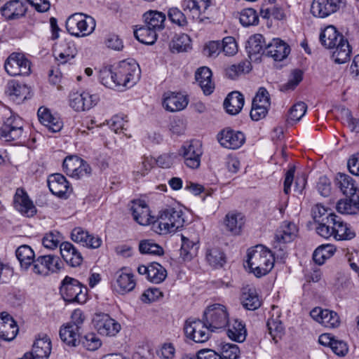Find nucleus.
Instances as JSON below:
<instances>
[{"label":"nucleus","instance_id":"nucleus-43","mask_svg":"<svg viewBox=\"0 0 359 359\" xmlns=\"http://www.w3.org/2000/svg\"><path fill=\"white\" fill-rule=\"evenodd\" d=\"M37 116L40 123L53 133L60 131L63 126L58 114H37Z\"/></svg>","mask_w":359,"mask_h":359},{"label":"nucleus","instance_id":"nucleus-20","mask_svg":"<svg viewBox=\"0 0 359 359\" xmlns=\"http://www.w3.org/2000/svg\"><path fill=\"white\" fill-rule=\"evenodd\" d=\"M71 238L74 242L93 249L98 248L102 243L99 236L90 234L81 227H76L72 230Z\"/></svg>","mask_w":359,"mask_h":359},{"label":"nucleus","instance_id":"nucleus-31","mask_svg":"<svg viewBox=\"0 0 359 359\" xmlns=\"http://www.w3.org/2000/svg\"><path fill=\"white\" fill-rule=\"evenodd\" d=\"M224 224L227 231L238 235L245 224V218L240 212H229L225 216Z\"/></svg>","mask_w":359,"mask_h":359},{"label":"nucleus","instance_id":"nucleus-62","mask_svg":"<svg viewBox=\"0 0 359 359\" xmlns=\"http://www.w3.org/2000/svg\"><path fill=\"white\" fill-rule=\"evenodd\" d=\"M312 215L316 223L318 224L323 221L325 217L330 213H332V210L325 208L320 203L315 205L312 208Z\"/></svg>","mask_w":359,"mask_h":359},{"label":"nucleus","instance_id":"nucleus-1","mask_svg":"<svg viewBox=\"0 0 359 359\" xmlns=\"http://www.w3.org/2000/svg\"><path fill=\"white\" fill-rule=\"evenodd\" d=\"M320 41L325 48H334L332 57L336 63L342 64L349 60L351 53L349 43L334 26H328L322 32Z\"/></svg>","mask_w":359,"mask_h":359},{"label":"nucleus","instance_id":"nucleus-40","mask_svg":"<svg viewBox=\"0 0 359 359\" xmlns=\"http://www.w3.org/2000/svg\"><path fill=\"white\" fill-rule=\"evenodd\" d=\"M144 23L156 32L162 30L166 19L165 15L157 11H149L144 14Z\"/></svg>","mask_w":359,"mask_h":359},{"label":"nucleus","instance_id":"nucleus-35","mask_svg":"<svg viewBox=\"0 0 359 359\" xmlns=\"http://www.w3.org/2000/svg\"><path fill=\"white\" fill-rule=\"evenodd\" d=\"M7 92L11 99L17 103H20L27 98L29 88L25 84L17 81H11L8 83Z\"/></svg>","mask_w":359,"mask_h":359},{"label":"nucleus","instance_id":"nucleus-29","mask_svg":"<svg viewBox=\"0 0 359 359\" xmlns=\"http://www.w3.org/2000/svg\"><path fill=\"white\" fill-rule=\"evenodd\" d=\"M48 185L50 191L55 196H65L69 190V184L66 178L60 173L53 174L49 176Z\"/></svg>","mask_w":359,"mask_h":359},{"label":"nucleus","instance_id":"nucleus-18","mask_svg":"<svg viewBox=\"0 0 359 359\" xmlns=\"http://www.w3.org/2000/svg\"><path fill=\"white\" fill-rule=\"evenodd\" d=\"M290 52V48L285 41L280 39H273L267 43L264 55L275 61H282L287 57Z\"/></svg>","mask_w":359,"mask_h":359},{"label":"nucleus","instance_id":"nucleus-44","mask_svg":"<svg viewBox=\"0 0 359 359\" xmlns=\"http://www.w3.org/2000/svg\"><path fill=\"white\" fill-rule=\"evenodd\" d=\"M229 329L227 331L228 337L237 342H243L246 337V330L245 325L241 321L235 319L232 323L228 324Z\"/></svg>","mask_w":359,"mask_h":359},{"label":"nucleus","instance_id":"nucleus-7","mask_svg":"<svg viewBox=\"0 0 359 359\" xmlns=\"http://www.w3.org/2000/svg\"><path fill=\"white\" fill-rule=\"evenodd\" d=\"M60 293L65 302L83 304L87 299V288L79 280L66 276L62 282Z\"/></svg>","mask_w":359,"mask_h":359},{"label":"nucleus","instance_id":"nucleus-3","mask_svg":"<svg viewBox=\"0 0 359 359\" xmlns=\"http://www.w3.org/2000/svg\"><path fill=\"white\" fill-rule=\"evenodd\" d=\"M184 224L183 212L173 208L161 210L157 219L153 222V230L158 234L175 232Z\"/></svg>","mask_w":359,"mask_h":359},{"label":"nucleus","instance_id":"nucleus-5","mask_svg":"<svg viewBox=\"0 0 359 359\" xmlns=\"http://www.w3.org/2000/svg\"><path fill=\"white\" fill-rule=\"evenodd\" d=\"M68 32L76 37L90 35L95 28V20L81 13H76L70 15L66 21Z\"/></svg>","mask_w":359,"mask_h":359},{"label":"nucleus","instance_id":"nucleus-9","mask_svg":"<svg viewBox=\"0 0 359 359\" xmlns=\"http://www.w3.org/2000/svg\"><path fill=\"white\" fill-rule=\"evenodd\" d=\"M203 153L201 142L195 140L184 142L179 150V154L182 157L184 164L191 169L200 167Z\"/></svg>","mask_w":359,"mask_h":359},{"label":"nucleus","instance_id":"nucleus-19","mask_svg":"<svg viewBox=\"0 0 359 359\" xmlns=\"http://www.w3.org/2000/svg\"><path fill=\"white\" fill-rule=\"evenodd\" d=\"M310 316L325 327L334 328L339 325V318L337 313L327 309H322L320 307L314 308L310 312Z\"/></svg>","mask_w":359,"mask_h":359},{"label":"nucleus","instance_id":"nucleus-16","mask_svg":"<svg viewBox=\"0 0 359 359\" xmlns=\"http://www.w3.org/2000/svg\"><path fill=\"white\" fill-rule=\"evenodd\" d=\"M342 0H313L311 13L318 18H326L336 13L341 7Z\"/></svg>","mask_w":359,"mask_h":359},{"label":"nucleus","instance_id":"nucleus-55","mask_svg":"<svg viewBox=\"0 0 359 359\" xmlns=\"http://www.w3.org/2000/svg\"><path fill=\"white\" fill-rule=\"evenodd\" d=\"M220 354L225 359H237L240 355L238 345L231 343H221L219 344Z\"/></svg>","mask_w":359,"mask_h":359},{"label":"nucleus","instance_id":"nucleus-39","mask_svg":"<svg viewBox=\"0 0 359 359\" xmlns=\"http://www.w3.org/2000/svg\"><path fill=\"white\" fill-rule=\"evenodd\" d=\"M339 217L336 215L334 213H330L325 217L323 221L318 224L316 227V232L320 236L328 238L332 236L334 232V228L339 219Z\"/></svg>","mask_w":359,"mask_h":359},{"label":"nucleus","instance_id":"nucleus-22","mask_svg":"<svg viewBox=\"0 0 359 359\" xmlns=\"http://www.w3.org/2000/svg\"><path fill=\"white\" fill-rule=\"evenodd\" d=\"M297 233V228L294 223L286 221L283 222L276 231L273 248H278L280 244L291 242L296 237Z\"/></svg>","mask_w":359,"mask_h":359},{"label":"nucleus","instance_id":"nucleus-49","mask_svg":"<svg viewBox=\"0 0 359 359\" xmlns=\"http://www.w3.org/2000/svg\"><path fill=\"white\" fill-rule=\"evenodd\" d=\"M115 69L111 67H104L100 69L99 73V79L102 85L109 88H118L116 83V76H115Z\"/></svg>","mask_w":359,"mask_h":359},{"label":"nucleus","instance_id":"nucleus-46","mask_svg":"<svg viewBox=\"0 0 359 359\" xmlns=\"http://www.w3.org/2000/svg\"><path fill=\"white\" fill-rule=\"evenodd\" d=\"M191 39L187 34H176L171 43L170 49L172 52H184L191 49Z\"/></svg>","mask_w":359,"mask_h":359},{"label":"nucleus","instance_id":"nucleus-26","mask_svg":"<svg viewBox=\"0 0 359 359\" xmlns=\"http://www.w3.org/2000/svg\"><path fill=\"white\" fill-rule=\"evenodd\" d=\"M133 219L140 225L152 224L154 218L150 215V211L147 204L141 201H133L130 207Z\"/></svg>","mask_w":359,"mask_h":359},{"label":"nucleus","instance_id":"nucleus-27","mask_svg":"<svg viewBox=\"0 0 359 359\" xmlns=\"http://www.w3.org/2000/svg\"><path fill=\"white\" fill-rule=\"evenodd\" d=\"M53 54L57 61L65 64L76 55V50L75 45L72 41H61L55 46Z\"/></svg>","mask_w":359,"mask_h":359},{"label":"nucleus","instance_id":"nucleus-15","mask_svg":"<svg viewBox=\"0 0 359 359\" xmlns=\"http://www.w3.org/2000/svg\"><path fill=\"white\" fill-rule=\"evenodd\" d=\"M217 140L222 147L229 149H237L244 144L245 137L240 131L226 128L218 134Z\"/></svg>","mask_w":359,"mask_h":359},{"label":"nucleus","instance_id":"nucleus-33","mask_svg":"<svg viewBox=\"0 0 359 359\" xmlns=\"http://www.w3.org/2000/svg\"><path fill=\"white\" fill-rule=\"evenodd\" d=\"M335 185L346 196H351L359 192V188L353 179L346 174L338 173L335 177Z\"/></svg>","mask_w":359,"mask_h":359},{"label":"nucleus","instance_id":"nucleus-23","mask_svg":"<svg viewBox=\"0 0 359 359\" xmlns=\"http://www.w3.org/2000/svg\"><path fill=\"white\" fill-rule=\"evenodd\" d=\"M18 327L13 318L6 312L0 313V337L11 341L17 335Z\"/></svg>","mask_w":359,"mask_h":359},{"label":"nucleus","instance_id":"nucleus-12","mask_svg":"<svg viewBox=\"0 0 359 359\" xmlns=\"http://www.w3.org/2000/svg\"><path fill=\"white\" fill-rule=\"evenodd\" d=\"M24 121L18 114L6 118L0 129V139L6 142L18 140L22 134Z\"/></svg>","mask_w":359,"mask_h":359},{"label":"nucleus","instance_id":"nucleus-25","mask_svg":"<svg viewBox=\"0 0 359 359\" xmlns=\"http://www.w3.org/2000/svg\"><path fill=\"white\" fill-rule=\"evenodd\" d=\"M114 278L118 287L117 291L121 294L132 291L136 285L134 275L128 269L123 268L118 270L116 272Z\"/></svg>","mask_w":359,"mask_h":359},{"label":"nucleus","instance_id":"nucleus-56","mask_svg":"<svg viewBox=\"0 0 359 359\" xmlns=\"http://www.w3.org/2000/svg\"><path fill=\"white\" fill-rule=\"evenodd\" d=\"M170 130L177 135L184 134L187 128V122L182 116H173L170 119Z\"/></svg>","mask_w":359,"mask_h":359},{"label":"nucleus","instance_id":"nucleus-45","mask_svg":"<svg viewBox=\"0 0 359 359\" xmlns=\"http://www.w3.org/2000/svg\"><path fill=\"white\" fill-rule=\"evenodd\" d=\"M135 38L147 45L154 44L157 39V32L147 25L142 26L134 32Z\"/></svg>","mask_w":359,"mask_h":359},{"label":"nucleus","instance_id":"nucleus-57","mask_svg":"<svg viewBox=\"0 0 359 359\" xmlns=\"http://www.w3.org/2000/svg\"><path fill=\"white\" fill-rule=\"evenodd\" d=\"M63 237L58 231H50L46 234L43 238V245L48 249H54L57 248L62 242Z\"/></svg>","mask_w":359,"mask_h":359},{"label":"nucleus","instance_id":"nucleus-11","mask_svg":"<svg viewBox=\"0 0 359 359\" xmlns=\"http://www.w3.org/2000/svg\"><path fill=\"white\" fill-rule=\"evenodd\" d=\"M64 172L76 180L88 177L91 173V168L86 161L77 156H67L62 163Z\"/></svg>","mask_w":359,"mask_h":359},{"label":"nucleus","instance_id":"nucleus-8","mask_svg":"<svg viewBox=\"0 0 359 359\" xmlns=\"http://www.w3.org/2000/svg\"><path fill=\"white\" fill-rule=\"evenodd\" d=\"M31 66L30 60L21 53H12L4 62L6 72L12 76L29 75Z\"/></svg>","mask_w":359,"mask_h":359},{"label":"nucleus","instance_id":"nucleus-21","mask_svg":"<svg viewBox=\"0 0 359 359\" xmlns=\"http://www.w3.org/2000/svg\"><path fill=\"white\" fill-rule=\"evenodd\" d=\"M27 12L26 5L20 0H11L0 8V13L6 20H18Z\"/></svg>","mask_w":359,"mask_h":359},{"label":"nucleus","instance_id":"nucleus-32","mask_svg":"<svg viewBox=\"0 0 359 359\" xmlns=\"http://www.w3.org/2000/svg\"><path fill=\"white\" fill-rule=\"evenodd\" d=\"M195 78L205 95H210L213 92L215 85L212 81V72L208 67L198 68L196 72Z\"/></svg>","mask_w":359,"mask_h":359},{"label":"nucleus","instance_id":"nucleus-36","mask_svg":"<svg viewBox=\"0 0 359 359\" xmlns=\"http://www.w3.org/2000/svg\"><path fill=\"white\" fill-rule=\"evenodd\" d=\"M346 197V198L338 201L337 211L341 214H356L359 211V192Z\"/></svg>","mask_w":359,"mask_h":359},{"label":"nucleus","instance_id":"nucleus-10","mask_svg":"<svg viewBox=\"0 0 359 359\" xmlns=\"http://www.w3.org/2000/svg\"><path fill=\"white\" fill-rule=\"evenodd\" d=\"M184 331L187 338L196 343L207 341L210 337V332H212L206 326L203 318L200 320L195 318H189L185 321Z\"/></svg>","mask_w":359,"mask_h":359},{"label":"nucleus","instance_id":"nucleus-53","mask_svg":"<svg viewBox=\"0 0 359 359\" xmlns=\"http://www.w3.org/2000/svg\"><path fill=\"white\" fill-rule=\"evenodd\" d=\"M139 250L142 254L154 255H163V249L152 240H143L140 243Z\"/></svg>","mask_w":359,"mask_h":359},{"label":"nucleus","instance_id":"nucleus-6","mask_svg":"<svg viewBox=\"0 0 359 359\" xmlns=\"http://www.w3.org/2000/svg\"><path fill=\"white\" fill-rule=\"evenodd\" d=\"M202 318L211 332L223 329L229 323V314L226 307L219 304L208 306L203 312Z\"/></svg>","mask_w":359,"mask_h":359},{"label":"nucleus","instance_id":"nucleus-37","mask_svg":"<svg viewBox=\"0 0 359 359\" xmlns=\"http://www.w3.org/2000/svg\"><path fill=\"white\" fill-rule=\"evenodd\" d=\"M244 96L238 91H233L228 94L223 105L226 112H241L244 105Z\"/></svg>","mask_w":359,"mask_h":359},{"label":"nucleus","instance_id":"nucleus-28","mask_svg":"<svg viewBox=\"0 0 359 359\" xmlns=\"http://www.w3.org/2000/svg\"><path fill=\"white\" fill-rule=\"evenodd\" d=\"M60 250L63 259L71 266L76 267L81 264L83 257L71 243H61Z\"/></svg>","mask_w":359,"mask_h":359},{"label":"nucleus","instance_id":"nucleus-48","mask_svg":"<svg viewBox=\"0 0 359 359\" xmlns=\"http://www.w3.org/2000/svg\"><path fill=\"white\" fill-rule=\"evenodd\" d=\"M167 276L165 269L157 262L150 264V269L147 279L155 284L162 283Z\"/></svg>","mask_w":359,"mask_h":359},{"label":"nucleus","instance_id":"nucleus-60","mask_svg":"<svg viewBox=\"0 0 359 359\" xmlns=\"http://www.w3.org/2000/svg\"><path fill=\"white\" fill-rule=\"evenodd\" d=\"M181 255L184 258H191L196 252V243L182 236Z\"/></svg>","mask_w":359,"mask_h":359},{"label":"nucleus","instance_id":"nucleus-2","mask_svg":"<svg viewBox=\"0 0 359 359\" xmlns=\"http://www.w3.org/2000/svg\"><path fill=\"white\" fill-rule=\"evenodd\" d=\"M274 255L262 245L248 250L247 262L250 271L257 277L267 274L273 267Z\"/></svg>","mask_w":359,"mask_h":359},{"label":"nucleus","instance_id":"nucleus-38","mask_svg":"<svg viewBox=\"0 0 359 359\" xmlns=\"http://www.w3.org/2000/svg\"><path fill=\"white\" fill-rule=\"evenodd\" d=\"M15 255L20 264L21 269L25 271L32 266L36 259L34 251L27 245H22L18 248Z\"/></svg>","mask_w":359,"mask_h":359},{"label":"nucleus","instance_id":"nucleus-4","mask_svg":"<svg viewBox=\"0 0 359 359\" xmlns=\"http://www.w3.org/2000/svg\"><path fill=\"white\" fill-rule=\"evenodd\" d=\"M114 69L118 88H130L140 78V68L133 60L121 61Z\"/></svg>","mask_w":359,"mask_h":359},{"label":"nucleus","instance_id":"nucleus-58","mask_svg":"<svg viewBox=\"0 0 359 359\" xmlns=\"http://www.w3.org/2000/svg\"><path fill=\"white\" fill-rule=\"evenodd\" d=\"M267 327L269 334L273 339L277 341V338H280L284 332L282 323L278 319L271 318L267 321Z\"/></svg>","mask_w":359,"mask_h":359},{"label":"nucleus","instance_id":"nucleus-59","mask_svg":"<svg viewBox=\"0 0 359 359\" xmlns=\"http://www.w3.org/2000/svg\"><path fill=\"white\" fill-rule=\"evenodd\" d=\"M80 341L83 347L92 351L97 350L101 346L100 339L94 333L85 335Z\"/></svg>","mask_w":359,"mask_h":359},{"label":"nucleus","instance_id":"nucleus-63","mask_svg":"<svg viewBox=\"0 0 359 359\" xmlns=\"http://www.w3.org/2000/svg\"><path fill=\"white\" fill-rule=\"evenodd\" d=\"M170 20L179 25L184 26L187 24V19L184 14L177 8H171L168 12Z\"/></svg>","mask_w":359,"mask_h":359},{"label":"nucleus","instance_id":"nucleus-61","mask_svg":"<svg viewBox=\"0 0 359 359\" xmlns=\"http://www.w3.org/2000/svg\"><path fill=\"white\" fill-rule=\"evenodd\" d=\"M154 161L152 158L143 156L142 161L136 167V170H134V174L136 177H143L148 171L152 168Z\"/></svg>","mask_w":359,"mask_h":359},{"label":"nucleus","instance_id":"nucleus-41","mask_svg":"<svg viewBox=\"0 0 359 359\" xmlns=\"http://www.w3.org/2000/svg\"><path fill=\"white\" fill-rule=\"evenodd\" d=\"M271 101L268 91L264 88H259L252 101V110H262L268 112L270 109Z\"/></svg>","mask_w":359,"mask_h":359},{"label":"nucleus","instance_id":"nucleus-42","mask_svg":"<svg viewBox=\"0 0 359 359\" xmlns=\"http://www.w3.org/2000/svg\"><path fill=\"white\" fill-rule=\"evenodd\" d=\"M241 302L243 307L250 311H255L261 306L256 290L253 287L243 288Z\"/></svg>","mask_w":359,"mask_h":359},{"label":"nucleus","instance_id":"nucleus-17","mask_svg":"<svg viewBox=\"0 0 359 359\" xmlns=\"http://www.w3.org/2000/svg\"><path fill=\"white\" fill-rule=\"evenodd\" d=\"M13 204L18 211L27 217H33L36 213L35 205L23 189H17L14 196Z\"/></svg>","mask_w":359,"mask_h":359},{"label":"nucleus","instance_id":"nucleus-47","mask_svg":"<svg viewBox=\"0 0 359 359\" xmlns=\"http://www.w3.org/2000/svg\"><path fill=\"white\" fill-rule=\"evenodd\" d=\"M248 42V46L247 48L250 55L259 53L264 55V48L267 46V43L262 34H257L250 36Z\"/></svg>","mask_w":359,"mask_h":359},{"label":"nucleus","instance_id":"nucleus-50","mask_svg":"<svg viewBox=\"0 0 359 359\" xmlns=\"http://www.w3.org/2000/svg\"><path fill=\"white\" fill-rule=\"evenodd\" d=\"M335 249L330 245H323L317 248L313 254V261L318 265L324 264L326 259L331 257Z\"/></svg>","mask_w":359,"mask_h":359},{"label":"nucleus","instance_id":"nucleus-51","mask_svg":"<svg viewBox=\"0 0 359 359\" xmlns=\"http://www.w3.org/2000/svg\"><path fill=\"white\" fill-rule=\"evenodd\" d=\"M354 236V233L351 231L347 224L344 223L339 217L335 225V228H334V232L332 236H334L337 240L342 241L351 239L353 238Z\"/></svg>","mask_w":359,"mask_h":359},{"label":"nucleus","instance_id":"nucleus-24","mask_svg":"<svg viewBox=\"0 0 359 359\" xmlns=\"http://www.w3.org/2000/svg\"><path fill=\"white\" fill-rule=\"evenodd\" d=\"M189 103L187 95L179 93H167L164 94L163 105L166 110L177 112L183 110Z\"/></svg>","mask_w":359,"mask_h":359},{"label":"nucleus","instance_id":"nucleus-30","mask_svg":"<svg viewBox=\"0 0 359 359\" xmlns=\"http://www.w3.org/2000/svg\"><path fill=\"white\" fill-rule=\"evenodd\" d=\"M51 351V341L46 334H39L32 346L31 353L35 359H48Z\"/></svg>","mask_w":359,"mask_h":359},{"label":"nucleus","instance_id":"nucleus-52","mask_svg":"<svg viewBox=\"0 0 359 359\" xmlns=\"http://www.w3.org/2000/svg\"><path fill=\"white\" fill-rule=\"evenodd\" d=\"M206 259L209 264L214 267H221L225 263V256L218 248L208 249L206 252Z\"/></svg>","mask_w":359,"mask_h":359},{"label":"nucleus","instance_id":"nucleus-14","mask_svg":"<svg viewBox=\"0 0 359 359\" xmlns=\"http://www.w3.org/2000/svg\"><path fill=\"white\" fill-rule=\"evenodd\" d=\"M93 321L97 331L104 336H115L121 330V325L108 314H96Z\"/></svg>","mask_w":359,"mask_h":359},{"label":"nucleus","instance_id":"nucleus-64","mask_svg":"<svg viewBox=\"0 0 359 359\" xmlns=\"http://www.w3.org/2000/svg\"><path fill=\"white\" fill-rule=\"evenodd\" d=\"M222 49L226 55H233L238 51V46L235 39L232 36L224 38L222 43Z\"/></svg>","mask_w":359,"mask_h":359},{"label":"nucleus","instance_id":"nucleus-13","mask_svg":"<svg viewBox=\"0 0 359 359\" xmlns=\"http://www.w3.org/2000/svg\"><path fill=\"white\" fill-rule=\"evenodd\" d=\"M61 261L57 256L48 255L38 257L32 267L34 273L48 276L50 273L58 272L61 269Z\"/></svg>","mask_w":359,"mask_h":359},{"label":"nucleus","instance_id":"nucleus-54","mask_svg":"<svg viewBox=\"0 0 359 359\" xmlns=\"http://www.w3.org/2000/svg\"><path fill=\"white\" fill-rule=\"evenodd\" d=\"M239 20L244 27L256 25L259 22L258 15L253 8L243 9L240 13Z\"/></svg>","mask_w":359,"mask_h":359},{"label":"nucleus","instance_id":"nucleus-34","mask_svg":"<svg viewBox=\"0 0 359 359\" xmlns=\"http://www.w3.org/2000/svg\"><path fill=\"white\" fill-rule=\"evenodd\" d=\"M80 330L75 325L67 323L60 330V337L61 340L67 345L70 346H76L80 342Z\"/></svg>","mask_w":359,"mask_h":359}]
</instances>
